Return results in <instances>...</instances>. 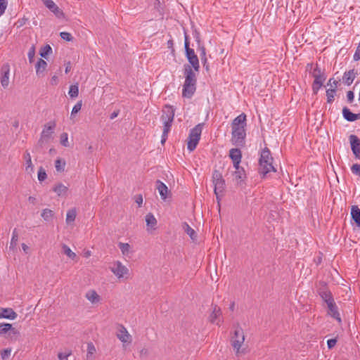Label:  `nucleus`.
Masks as SVG:
<instances>
[{
  "label": "nucleus",
  "mask_w": 360,
  "mask_h": 360,
  "mask_svg": "<svg viewBox=\"0 0 360 360\" xmlns=\"http://www.w3.org/2000/svg\"><path fill=\"white\" fill-rule=\"evenodd\" d=\"M184 49L186 56L190 65L186 64L184 66L185 81L183 85L182 96L183 97L190 98L196 90L197 79L195 72H199L200 63L194 50L190 48V41L186 34L184 39Z\"/></svg>",
  "instance_id": "1"
},
{
  "label": "nucleus",
  "mask_w": 360,
  "mask_h": 360,
  "mask_svg": "<svg viewBox=\"0 0 360 360\" xmlns=\"http://www.w3.org/2000/svg\"><path fill=\"white\" fill-rule=\"evenodd\" d=\"M273 158L271 155L270 150L268 148H264L260 155L259 160V173L264 176L269 172H275V169L272 165Z\"/></svg>",
  "instance_id": "2"
},
{
  "label": "nucleus",
  "mask_w": 360,
  "mask_h": 360,
  "mask_svg": "<svg viewBox=\"0 0 360 360\" xmlns=\"http://www.w3.org/2000/svg\"><path fill=\"white\" fill-rule=\"evenodd\" d=\"M212 182L214 186V194L217 201L219 202L224 195V191L225 189V180L223 178L222 174L219 171L214 170L213 172Z\"/></svg>",
  "instance_id": "3"
},
{
  "label": "nucleus",
  "mask_w": 360,
  "mask_h": 360,
  "mask_svg": "<svg viewBox=\"0 0 360 360\" xmlns=\"http://www.w3.org/2000/svg\"><path fill=\"white\" fill-rule=\"evenodd\" d=\"M245 341V335L241 328L238 327L234 331V335L231 338V345L236 352L237 356L244 354V349L241 347Z\"/></svg>",
  "instance_id": "4"
},
{
  "label": "nucleus",
  "mask_w": 360,
  "mask_h": 360,
  "mask_svg": "<svg viewBox=\"0 0 360 360\" xmlns=\"http://www.w3.org/2000/svg\"><path fill=\"white\" fill-rule=\"evenodd\" d=\"M202 129V125L201 124H198L190 131L188 141L187 143V148L189 151H193L195 149L200 139Z\"/></svg>",
  "instance_id": "5"
},
{
  "label": "nucleus",
  "mask_w": 360,
  "mask_h": 360,
  "mask_svg": "<svg viewBox=\"0 0 360 360\" xmlns=\"http://www.w3.org/2000/svg\"><path fill=\"white\" fill-rule=\"evenodd\" d=\"M109 269L118 279H127L129 276V269L120 261H115Z\"/></svg>",
  "instance_id": "6"
},
{
  "label": "nucleus",
  "mask_w": 360,
  "mask_h": 360,
  "mask_svg": "<svg viewBox=\"0 0 360 360\" xmlns=\"http://www.w3.org/2000/svg\"><path fill=\"white\" fill-rule=\"evenodd\" d=\"M174 114L175 108L172 105H166L164 106L160 117L164 128L168 127V128L171 129L174 118Z\"/></svg>",
  "instance_id": "7"
},
{
  "label": "nucleus",
  "mask_w": 360,
  "mask_h": 360,
  "mask_svg": "<svg viewBox=\"0 0 360 360\" xmlns=\"http://www.w3.org/2000/svg\"><path fill=\"white\" fill-rule=\"evenodd\" d=\"M56 127L55 122H49L44 126L41 133L40 139L38 141L37 146L42 148L44 145L47 143L52 137L53 129Z\"/></svg>",
  "instance_id": "8"
},
{
  "label": "nucleus",
  "mask_w": 360,
  "mask_h": 360,
  "mask_svg": "<svg viewBox=\"0 0 360 360\" xmlns=\"http://www.w3.org/2000/svg\"><path fill=\"white\" fill-rule=\"evenodd\" d=\"M246 130L241 129L240 130H232L231 142L237 146H243L245 143Z\"/></svg>",
  "instance_id": "9"
},
{
  "label": "nucleus",
  "mask_w": 360,
  "mask_h": 360,
  "mask_svg": "<svg viewBox=\"0 0 360 360\" xmlns=\"http://www.w3.org/2000/svg\"><path fill=\"white\" fill-rule=\"evenodd\" d=\"M11 67L8 63L2 65L0 70V82L2 87L6 89L9 85Z\"/></svg>",
  "instance_id": "10"
},
{
  "label": "nucleus",
  "mask_w": 360,
  "mask_h": 360,
  "mask_svg": "<svg viewBox=\"0 0 360 360\" xmlns=\"http://www.w3.org/2000/svg\"><path fill=\"white\" fill-rule=\"evenodd\" d=\"M349 140L354 155L356 158L360 159V139L357 136L351 134L349 136Z\"/></svg>",
  "instance_id": "11"
},
{
  "label": "nucleus",
  "mask_w": 360,
  "mask_h": 360,
  "mask_svg": "<svg viewBox=\"0 0 360 360\" xmlns=\"http://www.w3.org/2000/svg\"><path fill=\"white\" fill-rule=\"evenodd\" d=\"M44 4L48 8L54 15L61 18L64 16L63 12L58 8V6L52 0H41Z\"/></svg>",
  "instance_id": "12"
},
{
  "label": "nucleus",
  "mask_w": 360,
  "mask_h": 360,
  "mask_svg": "<svg viewBox=\"0 0 360 360\" xmlns=\"http://www.w3.org/2000/svg\"><path fill=\"white\" fill-rule=\"evenodd\" d=\"M312 77L314 78V82H319V83H323L326 79V76L324 74L323 70L316 64V67L311 72Z\"/></svg>",
  "instance_id": "13"
},
{
  "label": "nucleus",
  "mask_w": 360,
  "mask_h": 360,
  "mask_svg": "<svg viewBox=\"0 0 360 360\" xmlns=\"http://www.w3.org/2000/svg\"><path fill=\"white\" fill-rule=\"evenodd\" d=\"M8 333L9 335H15L19 333L17 330L12 327L11 323H0V335H5Z\"/></svg>",
  "instance_id": "14"
},
{
  "label": "nucleus",
  "mask_w": 360,
  "mask_h": 360,
  "mask_svg": "<svg viewBox=\"0 0 360 360\" xmlns=\"http://www.w3.org/2000/svg\"><path fill=\"white\" fill-rule=\"evenodd\" d=\"M117 337L122 342H130L131 341V335L123 326L120 327Z\"/></svg>",
  "instance_id": "15"
},
{
  "label": "nucleus",
  "mask_w": 360,
  "mask_h": 360,
  "mask_svg": "<svg viewBox=\"0 0 360 360\" xmlns=\"http://www.w3.org/2000/svg\"><path fill=\"white\" fill-rule=\"evenodd\" d=\"M343 117L349 122H354L358 119H360V114H354L350 111L347 107H344L342 109Z\"/></svg>",
  "instance_id": "16"
},
{
  "label": "nucleus",
  "mask_w": 360,
  "mask_h": 360,
  "mask_svg": "<svg viewBox=\"0 0 360 360\" xmlns=\"http://www.w3.org/2000/svg\"><path fill=\"white\" fill-rule=\"evenodd\" d=\"M16 317L17 314L11 308H1V319L14 320Z\"/></svg>",
  "instance_id": "17"
},
{
  "label": "nucleus",
  "mask_w": 360,
  "mask_h": 360,
  "mask_svg": "<svg viewBox=\"0 0 360 360\" xmlns=\"http://www.w3.org/2000/svg\"><path fill=\"white\" fill-rule=\"evenodd\" d=\"M146 222L147 225V230H155L157 225V219L152 213H148L146 215Z\"/></svg>",
  "instance_id": "18"
},
{
  "label": "nucleus",
  "mask_w": 360,
  "mask_h": 360,
  "mask_svg": "<svg viewBox=\"0 0 360 360\" xmlns=\"http://www.w3.org/2000/svg\"><path fill=\"white\" fill-rule=\"evenodd\" d=\"M356 75V72H354V70H350L344 73L342 81L345 84L349 86L354 80Z\"/></svg>",
  "instance_id": "19"
},
{
  "label": "nucleus",
  "mask_w": 360,
  "mask_h": 360,
  "mask_svg": "<svg viewBox=\"0 0 360 360\" xmlns=\"http://www.w3.org/2000/svg\"><path fill=\"white\" fill-rule=\"evenodd\" d=\"M234 176V181L237 185H241L242 182L244 181L246 178V174L244 169H240L239 170H235L233 173Z\"/></svg>",
  "instance_id": "20"
},
{
  "label": "nucleus",
  "mask_w": 360,
  "mask_h": 360,
  "mask_svg": "<svg viewBox=\"0 0 360 360\" xmlns=\"http://www.w3.org/2000/svg\"><path fill=\"white\" fill-rule=\"evenodd\" d=\"M156 184H157V189L159 191L161 198L162 200H166V198L167 197V193L169 192L167 186L160 180H158L156 181Z\"/></svg>",
  "instance_id": "21"
},
{
  "label": "nucleus",
  "mask_w": 360,
  "mask_h": 360,
  "mask_svg": "<svg viewBox=\"0 0 360 360\" xmlns=\"http://www.w3.org/2000/svg\"><path fill=\"white\" fill-rule=\"evenodd\" d=\"M351 216L356 225L360 227V209L356 205H353L351 208Z\"/></svg>",
  "instance_id": "22"
},
{
  "label": "nucleus",
  "mask_w": 360,
  "mask_h": 360,
  "mask_svg": "<svg viewBox=\"0 0 360 360\" xmlns=\"http://www.w3.org/2000/svg\"><path fill=\"white\" fill-rule=\"evenodd\" d=\"M328 314L335 319L338 322H341V318L338 311V308L336 304L328 306Z\"/></svg>",
  "instance_id": "23"
},
{
  "label": "nucleus",
  "mask_w": 360,
  "mask_h": 360,
  "mask_svg": "<svg viewBox=\"0 0 360 360\" xmlns=\"http://www.w3.org/2000/svg\"><path fill=\"white\" fill-rule=\"evenodd\" d=\"M86 298L92 304H96L100 302V296L95 290H89L86 293Z\"/></svg>",
  "instance_id": "24"
},
{
  "label": "nucleus",
  "mask_w": 360,
  "mask_h": 360,
  "mask_svg": "<svg viewBox=\"0 0 360 360\" xmlns=\"http://www.w3.org/2000/svg\"><path fill=\"white\" fill-rule=\"evenodd\" d=\"M221 315V309L217 307V306H214V309H213V311L212 312V314H210V321L212 323H217V325L219 324V321H217V319Z\"/></svg>",
  "instance_id": "25"
},
{
  "label": "nucleus",
  "mask_w": 360,
  "mask_h": 360,
  "mask_svg": "<svg viewBox=\"0 0 360 360\" xmlns=\"http://www.w3.org/2000/svg\"><path fill=\"white\" fill-rule=\"evenodd\" d=\"M318 293L323 301L333 296L331 292L325 285L319 288Z\"/></svg>",
  "instance_id": "26"
},
{
  "label": "nucleus",
  "mask_w": 360,
  "mask_h": 360,
  "mask_svg": "<svg viewBox=\"0 0 360 360\" xmlns=\"http://www.w3.org/2000/svg\"><path fill=\"white\" fill-rule=\"evenodd\" d=\"M229 157L232 161H241L242 153L238 148H231L229 150Z\"/></svg>",
  "instance_id": "27"
},
{
  "label": "nucleus",
  "mask_w": 360,
  "mask_h": 360,
  "mask_svg": "<svg viewBox=\"0 0 360 360\" xmlns=\"http://www.w3.org/2000/svg\"><path fill=\"white\" fill-rule=\"evenodd\" d=\"M53 191L56 193L58 196H63L67 193L68 187L64 184L59 183L53 187Z\"/></svg>",
  "instance_id": "28"
},
{
  "label": "nucleus",
  "mask_w": 360,
  "mask_h": 360,
  "mask_svg": "<svg viewBox=\"0 0 360 360\" xmlns=\"http://www.w3.org/2000/svg\"><path fill=\"white\" fill-rule=\"evenodd\" d=\"M246 115L245 113H241L238 116H237L232 122L235 125H239L243 127H246Z\"/></svg>",
  "instance_id": "29"
},
{
  "label": "nucleus",
  "mask_w": 360,
  "mask_h": 360,
  "mask_svg": "<svg viewBox=\"0 0 360 360\" xmlns=\"http://www.w3.org/2000/svg\"><path fill=\"white\" fill-rule=\"evenodd\" d=\"M47 67V63L46 62L40 58L39 59V60L37 61V64H36V73L37 75H39L41 73H43L46 68Z\"/></svg>",
  "instance_id": "30"
},
{
  "label": "nucleus",
  "mask_w": 360,
  "mask_h": 360,
  "mask_svg": "<svg viewBox=\"0 0 360 360\" xmlns=\"http://www.w3.org/2000/svg\"><path fill=\"white\" fill-rule=\"evenodd\" d=\"M199 51H200V57L201 62L203 64V66L205 68V70L207 71H208L209 70V65H208L207 58L206 57L205 48L204 46H202L200 48Z\"/></svg>",
  "instance_id": "31"
},
{
  "label": "nucleus",
  "mask_w": 360,
  "mask_h": 360,
  "mask_svg": "<svg viewBox=\"0 0 360 360\" xmlns=\"http://www.w3.org/2000/svg\"><path fill=\"white\" fill-rule=\"evenodd\" d=\"M118 247L120 249L123 255L128 256L129 255L131 246L129 243L120 242L118 243Z\"/></svg>",
  "instance_id": "32"
},
{
  "label": "nucleus",
  "mask_w": 360,
  "mask_h": 360,
  "mask_svg": "<svg viewBox=\"0 0 360 360\" xmlns=\"http://www.w3.org/2000/svg\"><path fill=\"white\" fill-rule=\"evenodd\" d=\"M41 217L46 221H49L53 218L54 213L49 209H44L41 214Z\"/></svg>",
  "instance_id": "33"
},
{
  "label": "nucleus",
  "mask_w": 360,
  "mask_h": 360,
  "mask_svg": "<svg viewBox=\"0 0 360 360\" xmlns=\"http://www.w3.org/2000/svg\"><path fill=\"white\" fill-rule=\"evenodd\" d=\"M62 249L63 253L67 255L69 258L75 259L77 257L76 254L71 250V249L65 244L62 245Z\"/></svg>",
  "instance_id": "34"
},
{
  "label": "nucleus",
  "mask_w": 360,
  "mask_h": 360,
  "mask_svg": "<svg viewBox=\"0 0 360 360\" xmlns=\"http://www.w3.org/2000/svg\"><path fill=\"white\" fill-rule=\"evenodd\" d=\"M24 158L25 160V164H26V170L28 171L29 169H30V171L33 170V165L32 163V159L31 155L29 151L26 150L24 154Z\"/></svg>",
  "instance_id": "35"
},
{
  "label": "nucleus",
  "mask_w": 360,
  "mask_h": 360,
  "mask_svg": "<svg viewBox=\"0 0 360 360\" xmlns=\"http://www.w3.org/2000/svg\"><path fill=\"white\" fill-rule=\"evenodd\" d=\"M68 94L70 98H75L78 96L79 94V86L77 84H72L70 86Z\"/></svg>",
  "instance_id": "36"
},
{
  "label": "nucleus",
  "mask_w": 360,
  "mask_h": 360,
  "mask_svg": "<svg viewBox=\"0 0 360 360\" xmlns=\"http://www.w3.org/2000/svg\"><path fill=\"white\" fill-rule=\"evenodd\" d=\"M76 210L75 209L69 210L66 214V222L70 224L75 220L76 218Z\"/></svg>",
  "instance_id": "37"
},
{
  "label": "nucleus",
  "mask_w": 360,
  "mask_h": 360,
  "mask_svg": "<svg viewBox=\"0 0 360 360\" xmlns=\"http://www.w3.org/2000/svg\"><path fill=\"white\" fill-rule=\"evenodd\" d=\"M336 95V90L334 89H328L326 90V97H327V102L328 103H332L335 100V96Z\"/></svg>",
  "instance_id": "38"
},
{
  "label": "nucleus",
  "mask_w": 360,
  "mask_h": 360,
  "mask_svg": "<svg viewBox=\"0 0 360 360\" xmlns=\"http://www.w3.org/2000/svg\"><path fill=\"white\" fill-rule=\"evenodd\" d=\"M183 229L184 231L192 238L193 239L195 236V231L186 223L183 224Z\"/></svg>",
  "instance_id": "39"
},
{
  "label": "nucleus",
  "mask_w": 360,
  "mask_h": 360,
  "mask_svg": "<svg viewBox=\"0 0 360 360\" xmlns=\"http://www.w3.org/2000/svg\"><path fill=\"white\" fill-rule=\"evenodd\" d=\"M65 162L60 158H58L55 161V167L57 172H63L65 169Z\"/></svg>",
  "instance_id": "40"
},
{
  "label": "nucleus",
  "mask_w": 360,
  "mask_h": 360,
  "mask_svg": "<svg viewBox=\"0 0 360 360\" xmlns=\"http://www.w3.org/2000/svg\"><path fill=\"white\" fill-rule=\"evenodd\" d=\"M18 240V235L16 232V229H14V231H13V233H12V238H11V243H10V248H14L17 245Z\"/></svg>",
  "instance_id": "41"
},
{
  "label": "nucleus",
  "mask_w": 360,
  "mask_h": 360,
  "mask_svg": "<svg viewBox=\"0 0 360 360\" xmlns=\"http://www.w3.org/2000/svg\"><path fill=\"white\" fill-rule=\"evenodd\" d=\"M52 52V49L49 45L44 46L40 51V56L42 58H46L47 55Z\"/></svg>",
  "instance_id": "42"
},
{
  "label": "nucleus",
  "mask_w": 360,
  "mask_h": 360,
  "mask_svg": "<svg viewBox=\"0 0 360 360\" xmlns=\"http://www.w3.org/2000/svg\"><path fill=\"white\" fill-rule=\"evenodd\" d=\"M46 177H47V175H46V171L44 170V169L43 167H40L38 171V180L39 181H43L46 179Z\"/></svg>",
  "instance_id": "43"
},
{
  "label": "nucleus",
  "mask_w": 360,
  "mask_h": 360,
  "mask_svg": "<svg viewBox=\"0 0 360 360\" xmlns=\"http://www.w3.org/2000/svg\"><path fill=\"white\" fill-rule=\"evenodd\" d=\"M34 56H35V47L33 45L29 49L28 53H27V57H28V59H29V62L30 63L34 61Z\"/></svg>",
  "instance_id": "44"
},
{
  "label": "nucleus",
  "mask_w": 360,
  "mask_h": 360,
  "mask_svg": "<svg viewBox=\"0 0 360 360\" xmlns=\"http://www.w3.org/2000/svg\"><path fill=\"white\" fill-rule=\"evenodd\" d=\"M8 6V0H0V17L3 15Z\"/></svg>",
  "instance_id": "45"
},
{
  "label": "nucleus",
  "mask_w": 360,
  "mask_h": 360,
  "mask_svg": "<svg viewBox=\"0 0 360 360\" xmlns=\"http://www.w3.org/2000/svg\"><path fill=\"white\" fill-rule=\"evenodd\" d=\"M11 354V349L6 348L1 352V357L3 360H6L9 358Z\"/></svg>",
  "instance_id": "46"
},
{
  "label": "nucleus",
  "mask_w": 360,
  "mask_h": 360,
  "mask_svg": "<svg viewBox=\"0 0 360 360\" xmlns=\"http://www.w3.org/2000/svg\"><path fill=\"white\" fill-rule=\"evenodd\" d=\"M60 143L63 146H65V147L68 146V136L67 133H63L60 135Z\"/></svg>",
  "instance_id": "47"
},
{
  "label": "nucleus",
  "mask_w": 360,
  "mask_h": 360,
  "mask_svg": "<svg viewBox=\"0 0 360 360\" xmlns=\"http://www.w3.org/2000/svg\"><path fill=\"white\" fill-rule=\"evenodd\" d=\"M338 84L339 81L335 80L334 78H330L327 83V85L330 86V89H334L335 90L338 88Z\"/></svg>",
  "instance_id": "48"
},
{
  "label": "nucleus",
  "mask_w": 360,
  "mask_h": 360,
  "mask_svg": "<svg viewBox=\"0 0 360 360\" xmlns=\"http://www.w3.org/2000/svg\"><path fill=\"white\" fill-rule=\"evenodd\" d=\"M323 83H319V82H313L312 84V90L314 94H316L319 89L323 86Z\"/></svg>",
  "instance_id": "49"
},
{
  "label": "nucleus",
  "mask_w": 360,
  "mask_h": 360,
  "mask_svg": "<svg viewBox=\"0 0 360 360\" xmlns=\"http://www.w3.org/2000/svg\"><path fill=\"white\" fill-rule=\"evenodd\" d=\"M352 172L360 176V165L359 164H354L351 167Z\"/></svg>",
  "instance_id": "50"
},
{
  "label": "nucleus",
  "mask_w": 360,
  "mask_h": 360,
  "mask_svg": "<svg viewBox=\"0 0 360 360\" xmlns=\"http://www.w3.org/2000/svg\"><path fill=\"white\" fill-rule=\"evenodd\" d=\"M170 130H171V129L168 128V127L167 128L163 127V131H162V139H161L162 143H164L166 141V139H167L168 134L170 131Z\"/></svg>",
  "instance_id": "51"
},
{
  "label": "nucleus",
  "mask_w": 360,
  "mask_h": 360,
  "mask_svg": "<svg viewBox=\"0 0 360 360\" xmlns=\"http://www.w3.org/2000/svg\"><path fill=\"white\" fill-rule=\"evenodd\" d=\"M82 108V101L77 103L72 108L71 115L77 113Z\"/></svg>",
  "instance_id": "52"
},
{
  "label": "nucleus",
  "mask_w": 360,
  "mask_h": 360,
  "mask_svg": "<svg viewBox=\"0 0 360 360\" xmlns=\"http://www.w3.org/2000/svg\"><path fill=\"white\" fill-rule=\"evenodd\" d=\"M60 36L63 39L68 41H71L72 39V35L69 32H60Z\"/></svg>",
  "instance_id": "53"
},
{
  "label": "nucleus",
  "mask_w": 360,
  "mask_h": 360,
  "mask_svg": "<svg viewBox=\"0 0 360 360\" xmlns=\"http://www.w3.org/2000/svg\"><path fill=\"white\" fill-rule=\"evenodd\" d=\"M353 58L355 61L360 60V43L359 44V46L356 48V50L353 56Z\"/></svg>",
  "instance_id": "54"
},
{
  "label": "nucleus",
  "mask_w": 360,
  "mask_h": 360,
  "mask_svg": "<svg viewBox=\"0 0 360 360\" xmlns=\"http://www.w3.org/2000/svg\"><path fill=\"white\" fill-rule=\"evenodd\" d=\"M337 342V340L336 339H329L328 341H327V345H328V347L329 349H332L333 347H335V344Z\"/></svg>",
  "instance_id": "55"
},
{
  "label": "nucleus",
  "mask_w": 360,
  "mask_h": 360,
  "mask_svg": "<svg viewBox=\"0 0 360 360\" xmlns=\"http://www.w3.org/2000/svg\"><path fill=\"white\" fill-rule=\"evenodd\" d=\"M354 92L352 91H349L347 93V101L349 103H352L353 101H354Z\"/></svg>",
  "instance_id": "56"
},
{
  "label": "nucleus",
  "mask_w": 360,
  "mask_h": 360,
  "mask_svg": "<svg viewBox=\"0 0 360 360\" xmlns=\"http://www.w3.org/2000/svg\"><path fill=\"white\" fill-rule=\"evenodd\" d=\"M69 355L70 354L60 352L58 354V360H68Z\"/></svg>",
  "instance_id": "57"
},
{
  "label": "nucleus",
  "mask_w": 360,
  "mask_h": 360,
  "mask_svg": "<svg viewBox=\"0 0 360 360\" xmlns=\"http://www.w3.org/2000/svg\"><path fill=\"white\" fill-rule=\"evenodd\" d=\"M136 202L139 205V206H141L143 203V197L141 195H137L136 196Z\"/></svg>",
  "instance_id": "58"
},
{
  "label": "nucleus",
  "mask_w": 360,
  "mask_h": 360,
  "mask_svg": "<svg viewBox=\"0 0 360 360\" xmlns=\"http://www.w3.org/2000/svg\"><path fill=\"white\" fill-rule=\"evenodd\" d=\"M324 302L326 303L328 307V306L335 303L333 296L330 297V298L324 300Z\"/></svg>",
  "instance_id": "59"
},
{
  "label": "nucleus",
  "mask_w": 360,
  "mask_h": 360,
  "mask_svg": "<svg viewBox=\"0 0 360 360\" xmlns=\"http://www.w3.org/2000/svg\"><path fill=\"white\" fill-rule=\"evenodd\" d=\"M233 167L235 168V170H239L240 169H243V167H240V163L241 161H232Z\"/></svg>",
  "instance_id": "60"
},
{
  "label": "nucleus",
  "mask_w": 360,
  "mask_h": 360,
  "mask_svg": "<svg viewBox=\"0 0 360 360\" xmlns=\"http://www.w3.org/2000/svg\"><path fill=\"white\" fill-rule=\"evenodd\" d=\"M27 20L25 19V18H22V19H19L17 22H16V25L17 27H22L25 24V21Z\"/></svg>",
  "instance_id": "61"
},
{
  "label": "nucleus",
  "mask_w": 360,
  "mask_h": 360,
  "mask_svg": "<svg viewBox=\"0 0 360 360\" xmlns=\"http://www.w3.org/2000/svg\"><path fill=\"white\" fill-rule=\"evenodd\" d=\"M58 82V78L56 75H53L51 79V84L56 85Z\"/></svg>",
  "instance_id": "62"
},
{
  "label": "nucleus",
  "mask_w": 360,
  "mask_h": 360,
  "mask_svg": "<svg viewBox=\"0 0 360 360\" xmlns=\"http://www.w3.org/2000/svg\"><path fill=\"white\" fill-rule=\"evenodd\" d=\"M231 128H232V130H240L241 129H245V127L239 126V125H235L233 123H231Z\"/></svg>",
  "instance_id": "63"
},
{
  "label": "nucleus",
  "mask_w": 360,
  "mask_h": 360,
  "mask_svg": "<svg viewBox=\"0 0 360 360\" xmlns=\"http://www.w3.org/2000/svg\"><path fill=\"white\" fill-rule=\"evenodd\" d=\"M119 112H120V111H119V110L114 111V112L110 115V118L111 120L115 119V117H117V115H119Z\"/></svg>",
  "instance_id": "64"
}]
</instances>
